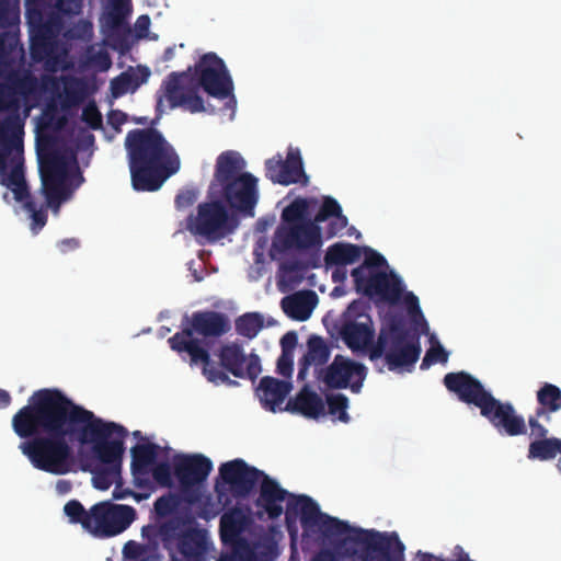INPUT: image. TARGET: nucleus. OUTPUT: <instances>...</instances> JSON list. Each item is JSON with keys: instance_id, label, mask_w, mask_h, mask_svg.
<instances>
[{"instance_id": "nucleus-34", "label": "nucleus", "mask_w": 561, "mask_h": 561, "mask_svg": "<svg viewBox=\"0 0 561 561\" xmlns=\"http://www.w3.org/2000/svg\"><path fill=\"white\" fill-rule=\"evenodd\" d=\"M387 266V260L371 248H365V260L364 262L355 267L351 275L354 279V283H362L364 280V277L369 275L373 272H379L378 268Z\"/></svg>"}, {"instance_id": "nucleus-18", "label": "nucleus", "mask_w": 561, "mask_h": 561, "mask_svg": "<svg viewBox=\"0 0 561 561\" xmlns=\"http://www.w3.org/2000/svg\"><path fill=\"white\" fill-rule=\"evenodd\" d=\"M367 375L366 367L342 355H336L325 368L322 380L331 389L350 388L358 393Z\"/></svg>"}, {"instance_id": "nucleus-49", "label": "nucleus", "mask_w": 561, "mask_h": 561, "mask_svg": "<svg viewBox=\"0 0 561 561\" xmlns=\"http://www.w3.org/2000/svg\"><path fill=\"white\" fill-rule=\"evenodd\" d=\"M293 354H280L277 359V373L283 377H290L293 374Z\"/></svg>"}, {"instance_id": "nucleus-43", "label": "nucleus", "mask_w": 561, "mask_h": 561, "mask_svg": "<svg viewBox=\"0 0 561 561\" xmlns=\"http://www.w3.org/2000/svg\"><path fill=\"white\" fill-rule=\"evenodd\" d=\"M448 352L439 343H437L426 351L420 368L424 370L435 363L446 364L448 360Z\"/></svg>"}, {"instance_id": "nucleus-57", "label": "nucleus", "mask_w": 561, "mask_h": 561, "mask_svg": "<svg viewBox=\"0 0 561 561\" xmlns=\"http://www.w3.org/2000/svg\"><path fill=\"white\" fill-rule=\"evenodd\" d=\"M129 495L134 496L138 501L141 500V496L138 495L137 493L130 491L129 489L123 490V489H121L119 485H116V488L113 491V499L114 500H123V499H125V497H127Z\"/></svg>"}, {"instance_id": "nucleus-47", "label": "nucleus", "mask_w": 561, "mask_h": 561, "mask_svg": "<svg viewBox=\"0 0 561 561\" xmlns=\"http://www.w3.org/2000/svg\"><path fill=\"white\" fill-rule=\"evenodd\" d=\"M198 197V192L195 188L183 190L175 196V206L178 209H185L192 206Z\"/></svg>"}, {"instance_id": "nucleus-41", "label": "nucleus", "mask_w": 561, "mask_h": 561, "mask_svg": "<svg viewBox=\"0 0 561 561\" xmlns=\"http://www.w3.org/2000/svg\"><path fill=\"white\" fill-rule=\"evenodd\" d=\"M180 505V497L169 493L158 497L153 504L154 512L159 517H167L173 514Z\"/></svg>"}, {"instance_id": "nucleus-62", "label": "nucleus", "mask_w": 561, "mask_h": 561, "mask_svg": "<svg viewBox=\"0 0 561 561\" xmlns=\"http://www.w3.org/2000/svg\"><path fill=\"white\" fill-rule=\"evenodd\" d=\"M11 403V396L7 390L0 389V409L9 407Z\"/></svg>"}, {"instance_id": "nucleus-36", "label": "nucleus", "mask_w": 561, "mask_h": 561, "mask_svg": "<svg viewBox=\"0 0 561 561\" xmlns=\"http://www.w3.org/2000/svg\"><path fill=\"white\" fill-rule=\"evenodd\" d=\"M64 92L69 103L79 104L85 96L87 83L81 78L66 77L64 78Z\"/></svg>"}, {"instance_id": "nucleus-52", "label": "nucleus", "mask_w": 561, "mask_h": 561, "mask_svg": "<svg viewBox=\"0 0 561 561\" xmlns=\"http://www.w3.org/2000/svg\"><path fill=\"white\" fill-rule=\"evenodd\" d=\"M127 122V115L121 110H111L107 114V123L114 129L119 130V127Z\"/></svg>"}, {"instance_id": "nucleus-10", "label": "nucleus", "mask_w": 561, "mask_h": 561, "mask_svg": "<svg viewBox=\"0 0 561 561\" xmlns=\"http://www.w3.org/2000/svg\"><path fill=\"white\" fill-rule=\"evenodd\" d=\"M42 193L49 207H59L70 194L66 179L71 163L76 162L73 153L60 149H47L38 153Z\"/></svg>"}, {"instance_id": "nucleus-4", "label": "nucleus", "mask_w": 561, "mask_h": 561, "mask_svg": "<svg viewBox=\"0 0 561 561\" xmlns=\"http://www.w3.org/2000/svg\"><path fill=\"white\" fill-rule=\"evenodd\" d=\"M125 147L135 191H158L181 168L176 150L156 128L129 130Z\"/></svg>"}, {"instance_id": "nucleus-50", "label": "nucleus", "mask_w": 561, "mask_h": 561, "mask_svg": "<svg viewBox=\"0 0 561 561\" xmlns=\"http://www.w3.org/2000/svg\"><path fill=\"white\" fill-rule=\"evenodd\" d=\"M298 337L295 331H289L285 333L280 339L282 353L293 354V351L296 347Z\"/></svg>"}, {"instance_id": "nucleus-56", "label": "nucleus", "mask_w": 561, "mask_h": 561, "mask_svg": "<svg viewBox=\"0 0 561 561\" xmlns=\"http://www.w3.org/2000/svg\"><path fill=\"white\" fill-rule=\"evenodd\" d=\"M80 245V241L76 238H67L58 242L57 247L62 253H67L69 251H73L78 249Z\"/></svg>"}, {"instance_id": "nucleus-6", "label": "nucleus", "mask_w": 561, "mask_h": 561, "mask_svg": "<svg viewBox=\"0 0 561 561\" xmlns=\"http://www.w3.org/2000/svg\"><path fill=\"white\" fill-rule=\"evenodd\" d=\"M374 329L369 318L367 322H346L341 334L346 345L353 350L369 346V359L375 362L382 356L389 370L415 364L421 354L419 340H409V332L400 322L392 321L387 330H381L376 343H373Z\"/></svg>"}, {"instance_id": "nucleus-20", "label": "nucleus", "mask_w": 561, "mask_h": 561, "mask_svg": "<svg viewBox=\"0 0 561 561\" xmlns=\"http://www.w3.org/2000/svg\"><path fill=\"white\" fill-rule=\"evenodd\" d=\"M265 171L266 178L273 183L289 185L296 183L307 184L308 182L298 149L289 150L286 160H283L280 156L266 160Z\"/></svg>"}, {"instance_id": "nucleus-58", "label": "nucleus", "mask_w": 561, "mask_h": 561, "mask_svg": "<svg viewBox=\"0 0 561 561\" xmlns=\"http://www.w3.org/2000/svg\"><path fill=\"white\" fill-rule=\"evenodd\" d=\"M335 268L332 272V280L334 283H344L347 278V270L343 265H334Z\"/></svg>"}, {"instance_id": "nucleus-45", "label": "nucleus", "mask_w": 561, "mask_h": 561, "mask_svg": "<svg viewBox=\"0 0 561 561\" xmlns=\"http://www.w3.org/2000/svg\"><path fill=\"white\" fill-rule=\"evenodd\" d=\"M87 64L99 71H107L112 66V59L105 49H100L88 54Z\"/></svg>"}, {"instance_id": "nucleus-63", "label": "nucleus", "mask_w": 561, "mask_h": 561, "mask_svg": "<svg viewBox=\"0 0 561 561\" xmlns=\"http://www.w3.org/2000/svg\"><path fill=\"white\" fill-rule=\"evenodd\" d=\"M56 488H57V491H58L59 493L64 494V493H67V492H69V491L71 490V484H70V482H69V481H66V480H59V481L57 482Z\"/></svg>"}, {"instance_id": "nucleus-14", "label": "nucleus", "mask_w": 561, "mask_h": 561, "mask_svg": "<svg viewBox=\"0 0 561 561\" xmlns=\"http://www.w3.org/2000/svg\"><path fill=\"white\" fill-rule=\"evenodd\" d=\"M229 221L226 206L217 199L199 204L197 214L187 217L186 229L194 236L215 241L232 231L233 227Z\"/></svg>"}, {"instance_id": "nucleus-9", "label": "nucleus", "mask_w": 561, "mask_h": 561, "mask_svg": "<svg viewBox=\"0 0 561 561\" xmlns=\"http://www.w3.org/2000/svg\"><path fill=\"white\" fill-rule=\"evenodd\" d=\"M165 107L174 110L182 107L191 113L205 111L204 100L198 94V84L192 73V67L185 71L171 72L157 92V117H161Z\"/></svg>"}, {"instance_id": "nucleus-25", "label": "nucleus", "mask_w": 561, "mask_h": 561, "mask_svg": "<svg viewBox=\"0 0 561 561\" xmlns=\"http://www.w3.org/2000/svg\"><path fill=\"white\" fill-rule=\"evenodd\" d=\"M291 383L285 380L265 376L260 380L256 389L257 396L264 409L276 412L291 390Z\"/></svg>"}, {"instance_id": "nucleus-60", "label": "nucleus", "mask_w": 561, "mask_h": 561, "mask_svg": "<svg viewBox=\"0 0 561 561\" xmlns=\"http://www.w3.org/2000/svg\"><path fill=\"white\" fill-rule=\"evenodd\" d=\"M312 561H335V558L331 551H321L313 557Z\"/></svg>"}, {"instance_id": "nucleus-23", "label": "nucleus", "mask_w": 561, "mask_h": 561, "mask_svg": "<svg viewBox=\"0 0 561 561\" xmlns=\"http://www.w3.org/2000/svg\"><path fill=\"white\" fill-rule=\"evenodd\" d=\"M159 446L154 443L137 444L130 449V470L138 488L149 485L148 476L156 463Z\"/></svg>"}, {"instance_id": "nucleus-17", "label": "nucleus", "mask_w": 561, "mask_h": 561, "mask_svg": "<svg viewBox=\"0 0 561 561\" xmlns=\"http://www.w3.org/2000/svg\"><path fill=\"white\" fill-rule=\"evenodd\" d=\"M443 381L461 402L479 408L483 416L491 419V392L478 379L469 373L457 371L446 374Z\"/></svg>"}, {"instance_id": "nucleus-8", "label": "nucleus", "mask_w": 561, "mask_h": 561, "mask_svg": "<svg viewBox=\"0 0 561 561\" xmlns=\"http://www.w3.org/2000/svg\"><path fill=\"white\" fill-rule=\"evenodd\" d=\"M309 204L305 198H296L282 211V224L275 230L271 257L285 254L289 250H307L322 243L321 228L307 217Z\"/></svg>"}, {"instance_id": "nucleus-2", "label": "nucleus", "mask_w": 561, "mask_h": 561, "mask_svg": "<svg viewBox=\"0 0 561 561\" xmlns=\"http://www.w3.org/2000/svg\"><path fill=\"white\" fill-rule=\"evenodd\" d=\"M219 478L236 497H247L261 480L255 505L262 508L270 519H277L283 514V502L286 501V523L289 526L297 516L304 530L318 534L328 540H336L354 534L360 528L352 527L347 522L332 517L320 511L310 496L295 495L283 489L279 483L255 467L249 466L243 459L237 458L224 462L219 467Z\"/></svg>"}, {"instance_id": "nucleus-21", "label": "nucleus", "mask_w": 561, "mask_h": 561, "mask_svg": "<svg viewBox=\"0 0 561 561\" xmlns=\"http://www.w3.org/2000/svg\"><path fill=\"white\" fill-rule=\"evenodd\" d=\"M211 470V460L202 454L181 456L174 461V474L184 488L204 482Z\"/></svg>"}, {"instance_id": "nucleus-31", "label": "nucleus", "mask_w": 561, "mask_h": 561, "mask_svg": "<svg viewBox=\"0 0 561 561\" xmlns=\"http://www.w3.org/2000/svg\"><path fill=\"white\" fill-rule=\"evenodd\" d=\"M558 455H561V438L552 436L529 443L527 458L530 460L548 461Z\"/></svg>"}, {"instance_id": "nucleus-11", "label": "nucleus", "mask_w": 561, "mask_h": 561, "mask_svg": "<svg viewBox=\"0 0 561 561\" xmlns=\"http://www.w3.org/2000/svg\"><path fill=\"white\" fill-rule=\"evenodd\" d=\"M343 541L360 547L352 561H403L404 558V545L396 533L359 529Z\"/></svg>"}, {"instance_id": "nucleus-12", "label": "nucleus", "mask_w": 561, "mask_h": 561, "mask_svg": "<svg viewBox=\"0 0 561 561\" xmlns=\"http://www.w3.org/2000/svg\"><path fill=\"white\" fill-rule=\"evenodd\" d=\"M179 525L174 520H169L160 525L159 534L164 548L169 549V543L174 540L176 550L185 561H207V554L213 546L209 534L206 529L197 525L186 527L178 531Z\"/></svg>"}, {"instance_id": "nucleus-39", "label": "nucleus", "mask_w": 561, "mask_h": 561, "mask_svg": "<svg viewBox=\"0 0 561 561\" xmlns=\"http://www.w3.org/2000/svg\"><path fill=\"white\" fill-rule=\"evenodd\" d=\"M328 412L332 416L343 423L350 422V415L347 413L348 398L343 393L328 394L327 396Z\"/></svg>"}, {"instance_id": "nucleus-59", "label": "nucleus", "mask_w": 561, "mask_h": 561, "mask_svg": "<svg viewBox=\"0 0 561 561\" xmlns=\"http://www.w3.org/2000/svg\"><path fill=\"white\" fill-rule=\"evenodd\" d=\"M123 9L124 4L122 1H118L114 4V11L111 14L112 23L114 25H118L123 21Z\"/></svg>"}, {"instance_id": "nucleus-22", "label": "nucleus", "mask_w": 561, "mask_h": 561, "mask_svg": "<svg viewBox=\"0 0 561 561\" xmlns=\"http://www.w3.org/2000/svg\"><path fill=\"white\" fill-rule=\"evenodd\" d=\"M493 426L500 434L519 436L527 433L526 422L510 402H502L493 397Z\"/></svg>"}, {"instance_id": "nucleus-37", "label": "nucleus", "mask_w": 561, "mask_h": 561, "mask_svg": "<svg viewBox=\"0 0 561 561\" xmlns=\"http://www.w3.org/2000/svg\"><path fill=\"white\" fill-rule=\"evenodd\" d=\"M64 512L72 524H80L88 531L91 520L90 510L87 511L81 502L70 500L65 504Z\"/></svg>"}, {"instance_id": "nucleus-40", "label": "nucleus", "mask_w": 561, "mask_h": 561, "mask_svg": "<svg viewBox=\"0 0 561 561\" xmlns=\"http://www.w3.org/2000/svg\"><path fill=\"white\" fill-rule=\"evenodd\" d=\"M24 208L31 214V229L37 233L47 222V213L45 209H37V205L32 196L22 201Z\"/></svg>"}, {"instance_id": "nucleus-30", "label": "nucleus", "mask_w": 561, "mask_h": 561, "mask_svg": "<svg viewBox=\"0 0 561 561\" xmlns=\"http://www.w3.org/2000/svg\"><path fill=\"white\" fill-rule=\"evenodd\" d=\"M536 409L538 416H545V421H550V415L561 410V389L549 382H545L537 391Z\"/></svg>"}, {"instance_id": "nucleus-24", "label": "nucleus", "mask_w": 561, "mask_h": 561, "mask_svg": "<svg viewBox=\"0 0 561 561\" xmlns=\"http://www.w3.org/2000/svg\"><path fill=\"white\" fill-rule=\"evenodd\" d=\"M284 410L313 420L325 414V405L322 398L311 390L308 385L304 386L295 398L288 400Z\"/></svg>"}, {"instance_id": "nucleus-5", "label": "nucleus", "mask_w": 561, "mask_h": 561, "mask_svg": "<svg viewBox=\"0 0 561 561\" xmlns=\"http://www.w3.org/2000/svg\"><path fill=\"white\" fill-rule=\"evenodd\" d=\"M182 323V330L168 339L170 348L183 359L186 358L185 355L188 356L191 366L202 365V375L207 381L214 385H237L224 371L215 369L209 351L194 336L196 334L203 339H219L226 335L231 330L229 317L215 310H198L190 317L185 316Z\"/></svg>"}, {"instance_id": "nucleus-7", "label": "nucleus", "mask_w": 561, "mask_h": 561, "mask_svg": "<svg viewBox=\"0 0 561 561\" xmlns=\"http://www.w3.org/2000/svg\"><path fill=\"white\" fill-rule=\"evenodd\" d=\"M245 160L238 151H224L217 157L209 185L213 197L222 198L232 209L253 216L259 201L257 179L244 172Z\"/></svg>"}, {"instance_id": "nucleus-15", "label": "nucleus", "mask_w": 561, "mask_h": 561, "mask_svg": "<svg viewBox=\"0 0 561 561\" xmlns=\"http://www.w3.org/2000/svg\"><path fill=\"white\" fill-rule=\"evenodd\" d=\"M198 90L202 88L210 96L225 100L232 96L233 82L224 60L215 53L204 54L194 67Z\"/></svg>"}, {"instance_id": "nucleus-32", "label": "nucleus", "mask_w": 561, "mask_h": 561, "mask_svg": "<svg viewBox=\"0 0 561 561\" xmlns=\"http://www.w3.org/2000/svg\"><path fill=\"white\" fill-rule=\"evenodd\" d=\"M244 526V516L238 508L225 513L220 518V537L222 542H234L240 537Z\"/></svg>"}, {"instance_id": "nucleus-64", "label": "nucleus", "mask_w": 561, "mask_h": 561, "mask_svg": "<svg viewBox=\"0 0 561 561\" xmlns=\"http://www.w3.org/2000/svg\"><path fill=\"white\" fill-rule=\"evenodd\" d=\"M420 561H443L431 553H420Z\"/></svg>"}, {"instance_id": "nucleus-51", "label": "nucleus", "mask_w": 561, "mask_h": 561, "mask_svg": "<svg viewBox=\"0 0 561 561\" xmlns=\"http://www.w3.org/2000/svg\"><path fill=\"white\" fill-rule=\"evenodd\" d=\"M57 8L65 14H75L81 9V0H58Z\"/></svg>"}, {"instance_id": "nucleus-26", "label": "nucleus", "mask_w": 561, "mask_h": 561, "mask_svg": "<svg viewBox=\"0 0 561 561\" xmlns=\"http://www.w3.org/2000/svg\"><path fill=\"white\" fill-rule=\"evenodd\" d=\"M330 218L331 221L327 229V237L333 238L346 228L348 225V219L343 215L342 207L335 198L331 196H324L322 204L312 221L319 226L320 222H324Z\"/></svg>"}, {"instance_id": "nucleus-38", "label": "nucleus", "mask_w": 561, "mask_h": 561, "mask_svg": "<svg viewBox=\"0 0 561 561\" xmlns=\"http://www.w3.org/2000/svg\"><path fill=\"white\" fill-rule=\"evenodd\" d=\"M309 266L299 260H290L280 263L279 265V277L280 282L299 283L302 279V272Z\"/></svg>"}, {"instance_id": "nucleus-46", "label": "nucleus", "mask_w": 561, "mask_h": 561, "mask_svg": "<svg viewBox=\"0 0 561 561\" xmlns=\"http://www.w3.org/2000/svg\"><path fill=\"white\" fill-rule=\"evenodd\" d=\"M545 420V416H538V412L535 411L534 415L528 417V426L530 428L529 438L531 440L543 439L548 437V428L542 425L539 421Z\"/></svg>"}, {"instance_id": "nucleus-48", "label": "nucleus", "mask_w": 561, "mask_h": 561, "mask_svg": "<svg viewBox=\"0 0 561 561\" xmlns=\"http://www.w3.org/2000/svg\"><path fill=\"white\" fill-rule=\"evenodd\" d=\"M131 77L127 73H121L111 81V90L114 96H121L128 90Z\"/></svg>"}, {"instance_id": "nucleus-33", "label": "nucleus", "mask_w": 561, "mask_h": 561, "mask_svg": "<svg viewBox=\"0 0 561 561\" xmlns=\"http://www.w3.org/2000/svg\"><path fill=\"white\" fill-rule=\"evenodd\" d=\"M54 32L49 23L38 25L32 36L31 50L34 58H43L48 55L54 45Z\"/></svg>"}, {"instance_id": "nucleus-53", "label": "nucleus", "mask_w": 561, "mask_h": 561, "mask_svg": "<svg viewBox=\"0 0 561 561\" xmlns=\"http://www.w3.org/2000/svg\"><path fill=\"white\" fill-rule=\"evenodd\" d=\"M405 305L408 312L411 316L419 314L422 317V311L419 305V298L413 293L410 291L405 295Z\"/></svg>"}, {"instance_id": "nucleus-28", "label": "nucleus", "mask_w": 561, "mask_h": 561, "mask_svg": "<svg viewBox=\"0 0 561 561\" xmlns=\"http://www.w3.org/2000/svg\"><path fill=\"white\" fill-rule=\"evenodd\" d=\"M318 297L311 290L297 293L282 299L283 311L291 319L298 321L307 320L316 307Z\"/></svg>"}, {"instance_id": "nucleus-35", "label": "nucleus", "mask_w": 561, "mask_h": 561, "mask_svg": "<svg viewBox=\"0 0 561 561\" xmlns=\"http://www.w3.org/2000/svg\"><path fill=\"white\" fill-rule=\"evenodd\" d=\"M264 327V319L259 312H248L236 320V331L249 340L254 339Z\"/></svg>"}, {"instance_id": "nucleus-1", "label": "nucleus", "mask_w": 561, "mask_h": 561, "mask_svg": "<svg viewBox=\"0 0 561 561\" xmlns=\"http://www.w3.org/2000/svg\"><path fill=\"white\" fill-rule=\"evenodd\" d=\"M12 428L24 439L19 449L38 470L68 473L73 460L71 444L78 442L91 445L102 465L93 471L95 489L105 491L121 477L127 430L98 417L57 388L34 391L27 404L12 416Z\"/></svg>"}, {"instance_id": "nucleus-55", "label": "nucleus", "mask_w": 561, "mask_h": 561, "mask_svg": "<svg viewBox=\"0 0 561 561\" xmlns=\"http://www.w3.org/2000/svg\"><path fill=\"white\" fill-rule=\"evenodd\" d=\"M142 550H144L142 546L138 545L135 541H128L124 546V550L123 551H124V554L127 558L139 559L140 553L142 552Z\"/></svg>"}, {"instance_id": "nucleus-19", "label": "nucleus", "mask_w": 561, "mask_h": 561, "mask_svg": "<svg viewBox=\"0 0 561 561\" xmlns=\"http://www.w3.org/2000/svg\"><path fill=\"white\" fill-rule=\"evenodd\" d=\"M354 284L357 293L370 298L378 297L389 304H397L403 291L402 280L393 272H373L360 284Z\"/></svg>"}, {"instance_id": "nucleus-13", "label": "nucleus", "mask_w": 561, "mask_h": 561, "mask_svg": "<svg viewBox=\"0 0 561 561\" xmlns=\"http://www.w3.org/2000/svg\"><path fill=\"white\" fill-rule=\"evenodd\" d=\"M90 515L88 531L96 538H112L129 528L137 513L133 506L103 501L90 507Z\"/></svg>"}, {"instance_id": "nucleus-16", "label": "nucleus", "mask_w": 561, "mask_h": 561, "mask_svg": "<svg viewBox=\"0 0 561 561\" xmlns=\"http://www.w3.org/2000/svg\"><path fill=\"white\" fill-rule=\"evenodd\" d=\"M214 355L218 358L215 369L224 371L229 377L248 378L254 381L262 371L261 359L257 354H247L242 344L232 341L221 344Z\"/></svg>"}, {"instance_id": "nucleus-3", "label": "nucleus", "mask_w": 561, "mask_h": 561, "mask_svg": "<svg viewBox=\"0 0 561 561\" xmlns=\"http://www.w3.org/2000/svg\"><path fill=\"white\" fill-rule=\"evenodd\" d=\"M38 89V80L30 72L10 77L7 87H0V112L16 113L20 99L27 100ZM23 124L18 115H9L0 122V175L1 184L10 188L16 202L31 196L23 169Z\"/></svg>"}, {"instance_id": "nucleus-27", "label": "nucleus", "mask_w": 561, "mask_h": 561, "mask_svg": "<svg viewBox=\"0 0 561 561\" xmlns=\"http://www.w3.org/2000/svg\"><path fill=\"white\" fill-rule=\"evenodd\" d=\"M331 350L325 341L318 335H311L307 342V353L299 360L298 380H305L311 365L322 366L330 358Z\"/></svg>"}, {"instance_id": "nucleus-42", "label": "nucleus", "mask_w": 561, "mask_h": 561, "mask_svg": "<svg viewBox=\"0 0 561 561\" xmlns=\"http://www.w3.org/2000/svg\"><path fill=\"white\" fill-rule=\"evenodd\" d=\"M81 119L93 130L103 127V117L94 101H90L82 110Z\"/></svg>"}, {"instance_id": "nucleus-54", "label": "nucleus", "mask_w": 561, "mask_h": 561, "mask_svg": "<svg viewBox=\"0 0 561 561\" xmlns=\"http://www.w3.org/2000/svg\"><path fill=\"white\" fill-rule=\"evenodd\" d=\"M10 0H0V26L4 27L11 24Z\"/></svg>"}, {"instance_id": "nucleus-44", "label": "nucleus", "mask_w": 561, "mask_h": 561, "mask_svg": "<svg viewBox=\"0 0 561 561\" xmlns=\"http://www.w3.org/2000/svg\"><path fill=\"white\" fill-rule=\"evenodd\" d=\"M150 473L156 483L160 486L170 488L173 483L171 466L167 461L154 463Z\"/></svg>"}, {"instance_id": "nucleus-61", "label": "nucleus", "mask_w": 561, "mask_h": 561, "mask_svg": "<svg viewBox=\"0 0 561 561\" xmlns=\"http://www.w3.org/2000/svg\"><path fill=\"white\" fill-rule=\"evenodd\" d=\"M150 24V19L148 15H141L137 19L136 27L139 31H147Z\"/></svg>"}, {"instance_id": "nucleus-29", "label": "nucleus", "mask_w": 561, "mask_h": 561, "mask_svg": "<svg viewBox=\"0 0 561 561\" xmlns=\"http://www.w3.org/2000/svg\"><path fill=\"white\" fill-rule=\"evenodd\" d=\"M362 249L357 244L337 242L330 245L324 255L325 266L353 264L360 259Z\"/></svg>"}]
</instances>
